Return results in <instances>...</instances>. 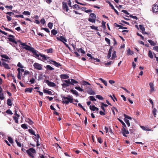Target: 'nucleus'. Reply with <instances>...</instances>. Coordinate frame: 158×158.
Returning <instances> with one entry per match:
<instances>
[{
	"label": "nucleus",
	"instance_id": "obj_60",
	"mask_svg": "<svg viewBox=\"0 0 158 158\" xmlns=\"http://www.w3.org/2000/svg\"><path fill=\"white\" fill-rule=\"evenodd\" d=\"M5 7L7 9H9L11 10L13 8V6L11 5L9 6H5Z\"/></svg>",
	"mask_w": 158,
	"mask_h": 158
},
{
	"label": "nucleus",
	"instance_id": "obj_37",
	"mask_svg": "<svg viewBox=\"0 0 158 158\" xmlns=\"http://www.w3.org/2000/svg\"><path fill=\"white\" fill-rule=\"evenodd\" d=\"M46 68L47 70H52L54 69V68L51 67L49 65H47L46 66Z\"/></svg>",
	"mask_w": 158,
	"mask_h": 158
},
{
	"label": "nucleus",
	"instance_id": "obj_45",
	"mask_svg": "<svg viewBox=\"0 0 158 158\" xmlns=\"http://www.w3.org/2000/svg\"><path fill=\"white\" fill-rule=\"evenodd\" d=\"M27 121L30 125H32L33 123V122L32 120L29 118L27 119Z\"/></svg>",
	"mask_w": 158,
	"mask_h": 158
},
{
	"label": "nucleus",
	"instance_id": "obj_48",
	"mask_svg": "<svg viewBox=\"0 0 158 158\" xmlns=\"http://www.w3.org/2000/svg\"><path fill=\"white\" fill-rule=\"evenodd\" d=\"M13 118L14 120H15V122L16 123H18V118L16 116H13Z\"/></svg>",
	"mask_w": 158,
	"mask_h": 158
},
{
	"label": "nucleus",
	"instance_id": "obj_8",
	"mask_svg": "<svg viewBox=\"0 0 158 158\" xmlns=\"http://www.w3.org/2000/svg\"><path fill=\"white\" fill-rule=\"evenodd\" d=\"M45 81V83H46L49 86L53 87L56 86V84L55 83L53 82L50 81L48 80H46Z\"/></svg>",
	"mask_w": 158,
	"mask_h": 158
},
{
	"label": "nucleus",
	"instance_id": "obj_57",
	"mask_svg": "<svg viewBox=\"0 0 158 158\" xmlns=\"http://www.w3.org/2000/svg\"><path fill=\"white\" fill-rule=\"evenodd\" d=\"M6 113L12 115L13 114V113L10 110V109H8L6 110Z\"/></svg>",
	"mask_w": 158,
	"mask_h": 158
},
{
	"label": "nucleus",
	"instance_id": "obj_30",
	"mask_svg": "<svg viewBox=\"0 0 158 158\" xmlns=\"http://www.w3.org/2000/svg\"><path fill=\"white\" fill-rule=\"evenodd\" d=\"M118 121L122 123L123 125V128L126 127V126L125 123L121 119L119 118H118Z\"/></svg>",
	"mask_w": 158,
	"mask_h": 158
},
{
	"label": "nucleus",
	"instance_id": "obj_2",
	"mask_svg": "<svg viewBox=\"0 0 158 158\" xmlns=\"http://www.w3.org/2000/svg\"><path fill=\"white\" fill-rule=\"evenodd\" d=\"M26 152L28 156L32 158H35V154L36 153L35 150L33 148H30L26 150Z\"/></svg>",
	"mask_w": 158,
	"mask_h": 158
},
{
	"label": "nucleus",
	"instance_id": "obj_44",
	"mask_svg": "<svg viewBox=\"0 0 158 158\" xmlns=\"http://www.w3.org/2000/svg\"><path fill=\"white\" fill-rule=\"evenodd\" d=\"M48 27L50 29H51L53 26V23L51 22H49L48 25Z\"/></svg>",
	"mask_w": 158,
	"mask_h": 158
},
{
	"label": "nucleus",
	"instance_id": "obj_11",
	"mask_svg": "<svg viewBox=\"0 0 158 158\" xmlns=\"http://www.w3.org/2000/svg\"><path fill=\"white\" fill-rule=\"evenodd\" d=\"M1 66L5 68L6 69H10V68L9 67L8 64L6 63L5 61L2 62V64Z\"/></svg>",
	"mask_w": 158,
	"mask_h": 158
},
{
	"label": "nucleus",
	"instance_id": "obj_23",
	"mask_svg": "<svg viewBox=\"0 0 158 158\" xmlns=\"http://www.w3.org/2000/svg\"><path fill=\"white\" fill-rule=\"evenodd\" d=\"M70 91L71 92H72V93L74 94L76 96H78L79 95L78 92L76 90L71 89L70 90Z\"/></svg>",
	"mask_w": 158,
	"mask_h": 158
},
{
	"label": "nucleus",
	"instance_id": "obj_46",
	"mask_svg": "<svg viewBox=\"0 0 158 158\" xmlns=\"http://www.w3.org/2000/svg\"><path fill=\"white\" fill-rule=\"evenodd\" d=\"M8 140L9 141L10 143H13V140L12 138L10 137H8Z\"/></svg>",
	"mask_w": 158,
	"mask_h": 158
},
{
	"label": "nucleus",
	"instance_id": "obj_41",
	"mask_svg": "<svg viewBox=\"0 0 158 158\" xmlns=\"http://www.w3.org/2000/svg\"><path fill=\"white\" fill-rule=\"evenodd\" d=\"M148 56L151 58H153V56L152 55V52L150 50L148 52Z\"/></svg>",
	"mask_w": 158,
	"mask_h": 158
},
{
	"label": "nucleus",
	"instance_id": "obj_35",
	"mask_svg": "<svg viewBox=\"0 0 158 158\" xmlns=\"http://www.w3.org/2000/svg\"><path fill=\"white\" fill-rule=\"evenodd\" d=\"M1 56L2 57L4 58L5 59H7V60H9L10 59V58L9 57L6 55L5 54L3 55H1Z\"/></svg>",
	"mask_w": 158,
	"mask_h": 158
},
{
	"label": "nucleus",
	"instance_id": "obj_36",
	"mask_svg": "<svg viewBox=\"0 0 158 158\" xmlns=\"http://www.w3.org/2000/svg\"><path fill=\"white\" fill-rule=\"evenodd\" d=\"M140 127L142 129H143L144 130L147 131H151V129H149L147 127H145L144 126H141Z\"/></svg>",
	"mask_w": 158,
	"mask_h": 158
},
{
	"label": "nucleus",
	"instance_id": "obj_47",
	"mask_svg": "<svg viewBox=\"0 0 158 158\" xmlns=\"http://www.w3.org/2000/svg\"><path fill=\"white\" fill-rule=\"evenodd\" d=\"M89 98L91 101H96V100L94 96H90L89 97Z\"/></svg>",
	"mask_w": 158,
	"mask_h": 158
},
{
	"label": "nucleus",
	"instance_id": "obj_10",
	"mask_svg": "<svg viewBox=\"0 0 158 158\" xmlns=\"http://www.w3.org/2000/svg\"><path fill=\"white\" fill-rule=\"evenodd\" d=\"M56 39L57 40H60L63 43L67 41V40L63 36H60L59 37H57Z\"/></svg>",
	"mask_w": 158,
	"mask_h": 158
},
{
	"label": "nucleus",
	"instance_id": "obj_39",
	"mask_svg": "<svg viewBox=\"0 0 158 158\" xmlns=\"http://www.w3.org/2000/svg\"><path fill=\"white\" fill-rule=\"evenodd\" d=\"M108 106V105L107 104L102 103L101 105V109H104V107H107Z\"/></svg>",
	"mask_w": 158,
	"mask_h": 158
},
{
	"label": "nucleus",
	"instance_id": "obj_27",
	"mask_svg": "<svg viewBox=\"0 0 158 158\" xmlns=\"http://www.w3.org/2000/svg\"><path fill=\"white\" fill-rule=\"evenodd\" d=\"M77 51L78 52H80L83 54H85V52L81 48L77 49Z\"/></svg>",
	"mask_w": 158,
	"mask_h": 158
},
{
	"label": "nucleus",
	"instance_id": "obj_16",
	"mask_svg": "<svg viewBox=\"0 0 158 158\" xmlns=\"http://www.w3.org/2000/svg\"><path fill=\"white\" fill-rule=\"evenodd\" d=\"M63 8V9H65L66 11L68 12L69 10V8L67 5V3L63 2H62Z\"/></svg>",
	"mask_w": 158,
	"mask_h": 158
},
{
	"label": "nucleus",
	"instance_id": "obj_56",
	"mask_svg": "<svg viewBox=\"0 0 158 158\" xmlns=\"http://www.w3.org/2000/svg\"><path fill=\"white\" fill-rule=\"evenodd\" d=\"M124 115L125 118H126V119L127 118V119H130V120H131L132 119V118L131 117L129 116H128L127 115H126L125 114H124Z\"/></svg>",
	"mask_w": 158,
	"mask_h": 158
},
{
	"label": "nucleus",
	"instance_id": "obj_28",
	"mask_svg": "<svg viewBox=\"0 0 158 158\" xmlns=\"http://www.w3.org/2000/svg\"><path fill=\"white\" fill-rule=\"evenodd\" d=\"M29 72L27 70H25L24 72V73L23 76V81H24V76L29 74Z\"/></svg>",
	"mask_w": 158,
	"mask_h": 158
},
{
	"label": "nucleus",
	"instance_id": "obj_53",
	"mask_svg": "<svg viewBox=\"0 0 158 158\" xmlns=\"http://www.w3.org/2000/svg\"><path fill=\"white\" fill-rule=\"evenodd\" d=\"M139 28L142 31H144L145 30V28L143 26V25H139Z\"/></svg>",
	"mask_w": 158,
	"mask_h": 158
},
{
	"label": "nucleus",
	"instance_id": "obj_49",
	"mask_svg": "<svg viewBox=\"0 0 158 158\" xmlns=\"http://www.w3.org/2000/svg\"><path fill=\"white\" fill-rule=\"evenodd\" d=\"M157 111L156 109H153L152 111V113L155 117H156V112Z\"/></svg>",
	"mask_w": 158,
	"mask_h": 158
},
{
	"label": "nucleus",
	"instance_id": "obj_21",
	"mask_svg": "<svg viewBox=\"0 0 158 158\" xmlns=\"http://www.w3.org/2000/svg\"><path fill=\"white\" fill-rule=\"evenodd\" d=\"M150 88L151 89L150 91L151 92H152L154 90V85L152 83H150L149 84Z\"/></svg>",
	"mask_w": 158,
	"mask_h": 158
},
{
	"label": "nucleus",
	"instance_id": "obj_22",
	"mask_svg": "<svg viewBox=\"0 0 158 158\" xmlns=\"http://www.w3.org/2000/svg\"><path fill=\"white\" fill-rule=\"evenodd\" d=\"M38 54L39 55V56H40L42 57L43 59L44 60H47V59H48L49 58V57H48L47 58V57L44 54H42L40 53Z\"/></svg>",
	"mask_w": 158,
	"mask_h": 158
},
{
	"label": "nucleus",
	"instance_id": "obj_43",
	"mask_svg": "<svg viewBox=\"0 0 158 158\" xmlns=\"http://www.w3.org/2000/svg\"><path fill=\"white\" fill-rule=\"evenodd\" d=\"M7 104L9 106H11L12 105V103L11 100L10 99H8L7 100Z\"/></svg>",
	"mask_w": 158,
	"mask_h": 158
},
{
	"label": "nucleus",
	"instance_id": "obj_15",
	"mask_svg": "<svg viewBox=\"0 0 158 158\" xmlns=\"http://www.w3.org/2000/svg\"><path fill=\"white\" fill-rule=\"evenodd\" d=\"M51 63L58 68L61 66V65L60 63H59L54 60H51Z\"/></svg>",
	"mask_w": 158,
	"mask_h": 158
},
{
	"label": "nucleus",
	"instance_id": "obj_5",
	"mask_svg": "<svg viewBox=\"0 0 158 158\" xmlns=\"http://www.w3.org/2000/svg\"><path fill=\"white\" fill-rule=\"evenodd\" d=\"M64 82L65 83H63L62 84V86L63 88H67L71 85V79H69L68 80H64Z\"/></svg>",
	"mask_w": 158,
	"mask_h": 158
},
{
	"label": "nucleus",
	"instance_id": "obj_12",
	"mask_svg": "<svg viewBox=\"0 0 158 158\" xmlns=\"http://www.w3.org/2000/svg\"><path fill=\"white\" fill-rule=\"evenodd\" d=\"M1 66L5 68L6 69H10V68L9 67L8 64L6 63L5 61L2 62V64Z\"/></svg>",
	"mask_w": 158,
	"mask_h": 158
},
{
	"label": "nucleus",
	"instance_id": "obj_63",
	"mask_svg": "<svg viewBox=\"0 0 158 158\" xmlns=\"http://www.w3.org/2000/svg\"><path fill=\"white\" fill-rule=\"evenodd\" d=\"M98 142L100 143H102V140L101 137H98Z\"/></svg>",
	"mask_w": 158,
	"mask_h": 158
},
{
	"label": "nucleus",
	"instance_id": "obj_50",
	"mask_svg": "<svg viewBox=\"0 0 158 158\" xmlns=\"http://www.w3.org/2000/svg\"><path fill=\"white\" fill-rule=\"evenodd\" d=\"M90 27L92 29H94L95 30H97V31H98V27H95L94 25H92L90 26Z\"/></svg>",
	"mask_w": 158,
	"mask_h": 158
},
{
	"label": "nucleus",
	"instance_id": "obj_52",
	"mask_svg": "<svg viewBox=\"0 0 158 158\" xmlns=\"http://www.w3.org/2000/svg\"><path fill=\"white\" fill-rule=\"evenodd\" d=\"M113 97H114V98L111 95H109V96L111 98V99L113 100V101L114 102H115L114 99H115L117 101V99H116V97H115V96L114 94H113Z\"/></svg>",
	"mask_w": 158,
	"mask_h": 158
},
{
	"label": "nucleus",
	"instance_id": "obj_9",
	"mask_svg": "<svg viewBox=\"0 0 158 158\" xmlns=\"http://www.w3.org/2000/svg\"><path fill=\"white\" fill-rule=\"evenodd\" d=\"M106 2L109 4L110 6L111 7V9L114 10V12L116 13V14L118 15L119 14L118 12L116 9H115L114 6L112 4H111V3L108 0L107 1H106Z\"/></svg>",
	"mask_w": 158,
	"mask_h": 158
},
{
	"label": "nucleus",
	"instance_id": "obj_42",
	"mask_svg": "<svg viewBox=\"0 0 158 158\" xmlns=\"http://www.w3.org/2000/svg\"><path fill=\"white\" fill-rule=\"evenodd\" d=\"M75 88L76 89L79 90L81 92L83 91V89H81L79 86H76Z\"/></svg>",
	"mask_w": 158,
	"mask_h": 158
},
{
	"label": "nucleus",
	"instance_id": "obj_18",
	"mask_svg": "<svg viewBox=\"0 0 158 158\" xmlns=\"http://www.w3.org/2000/svg\"><path fill=\"white\" fill-rule=\"evenodd\" d=\"M17 71H18V74L17 75V77L18 79L19 80H21V75L22 74V73H20V68H18L17 69Z\"/></svg>",
	"mask_w": 158,
	"mask_h": 158
},
{
	"label": "nucleus",
	"instance_id": "obj_17",
	"mask_svg": "<svg viewBox=\"0 0 158 158\" xmlns=\"http://www.w3.org/2000/svg\"><path fill=\"white\" fill-rule=\"evenodd\" d=\"M114 26L116 27H118L119 28V29H127V28L126 27H124L122 26L119 25L116 23H115L114 24Z\"/></svg>",
	"mask_w": 158,
	"mask_h": 158
},
{
	"label": "nucleus",
	"instance_id": "obj_1",
	"mask_svg": "<svg viewBox=\"0 0 158 158\" xmlns=\"http://www.w3.org/2000/svg\"><path fill=\"white\" fill-rule=\"evenodd\" d=\"M23 48L27 50L32 52L33 54L35 55L36 57H38L39 56V55L37 53L36 50H35L33 48L27 44L26 45L25 47H23Z\"/></svg>",
	"mask_w": 158,
	"mask_h": 158
},
{
	"label": "nucleus",
	"instance_id": "obj_29",
	"mask_svg": "<svg viewBox=\"0 0 158 158\" xmlns=\"http://www.w3.org/2000/svg\"><path fill=\"white\" fill-rule=\"evenodd\" d=\"M99 80L101 81H102V82L104 83V84L105 85V86H107V82L106 81H105V80H104L103 79H102V78H99Z\"/></svg>",
	"mask_w": 158,
	"mask_h": 158
},
{
	"label": "nucleus",
	"instance_id": "obj_54",
	"mask_svg": "<svg viewBox=\"0 0 158 158\" xmlns=\"http://www.w3.org/2000/svg\"><path fill=\"white\" fill-rule=\"evenodd\" d=\"M96 98L99 100H103V98L100 95H97L96 96Z\"/></svg>",
	"mask_w": 158,
	"mask_h": 158
},
{
	"label": "nucleus",
	"instance_id": "obj_64",
	"mask_svg": "<svg viewBox=\"0 0 158 158\" xmlns=\"http://www.w3.org/2000/svg\"><path fill=\"white\" fill-rule=\"evenodd\" d=\"M40 23H41V24H42L43 25L45 23V19L44 18H43L42 19H41V20H40Z\"/></svg>",
	"mask_w": 158,
	"mask_h": 158
},
{
	"label": "nucleus",
	"instance_id": "obj_58",
	"mask_svg": "<svg viewBox=\"0 0 158 158\" xmlns=\"http://www.w3.org/2000/svg\"><path fill=\"white\" fill-rule=\"evenodd\" d=\"M4 99V94L1 93H0V99L2 100Z\"/></svg>",
	"mask_w": 158,
	"mask_h": 158
},
{
	"label": "nucleus",
	"instance_id": "obj_13",
	"mask_svg": "<svg viewBox=\"0 0 158 158\" xmlns=\"http://www.w3.org/2000/svg\"><path fill=\"white\" fill-rule=\"evenodd\" d=\"M123 135L125 137H127L126 134H128L129 132L127 130H126L125 127H124L122 129Z\"/></svg>",
	"mask_w": 158,
	"mask_h": 158
},
{
	"label": "nucleus",
	"instance_id": "obj_19",
	"mask_svg": "<svg viewBox=\"0 0 158 158\" xmlns=\"http://www.w3.org/2000/svg\"><path fill=\"white\" fill-rule=\"evenodd\" d=\"M134 54V52L131 50L130 48H128L127 51V54L128 55H132Z\"/></svg>",
	"mask_w": 158,
	"mask_h": 158
},
{
	"label": "nucleus",
	"instance_id": "obj_3",
	"mask_svg": "<svg viewBox=\"0 0 158 158\" xmlns=\"http://www.w3.org/2000/svg\"><path fill=\"white\" fill-rule=\"evenodd\" d=\"M62 98L63 100V102L64 103H65L66 104H68L69 102L72 103L73 102V99L72 98H69L65 96H63L62 97Z\"/></svg>",
	"mask_w": 158,
	"mask_h": 158
},
{
	"label": "nucleus",
	"instance_id": "obj_61",
	"mask_svg": "<svg viewBox=\"0 0 158 158\" xmlns=\"http://www.w3.org/2000/svg\"><path fill=\"white\" fill-rule=\"evenodd\" d=\"M73 8H77L78 9H80V7L77 4H75L73 6Z\"/></svg>",
	"mask_w": 158,
	"mask_h": 158
},
{
	"label": "nucleus",
	"instance_id": "obj_25",
	"mask_svg": "<svg viewBox=\"0 0 158 158\" xmlns=\"http://www.w3.org/2000/svg\"><path fill=\"white\" fill-rule=\"evenodd\" d=\"M33 89L32 88H26L25 89V92L31 93Z\"/></svg>",
	"mask_w": 158,
	"mask_h": 158
},
{
	"label": "nucleus",
	"instance_id": "obj_24",
	"mask_svg": "<svg viewBox=\"0 0 158 158\" xmlns=\"http://www.w3.org/2000/svg\"><path fill=\"white\" fill-rule=\"evenodd\" d=\"M78 82L74 79H71V85H73L74 84H77Z\"/></svg>",
	"mask_w": 158,
	"mask_h": 158
},
{
	"label": "nucleus",
	"instance_id": "obj_59",
	"mask_svg": "<svg viewBox=\"0 0 158 158\" xmlns=\"http://www.w3.org/2000/svg\"><path fill=\"white\" fill-rule=\"evenodd\" d=\"M113 62L110 61L109 62H108L107 63H106L105 64L106 66H108L110 65L111 64H113Z\"/></svg>",
	"mask_w": 158,
	"mask_h": 158
},
{
	"label": "nucleus",
	"instance_id": "obj_40",
	"mask_svg": "<svg viewBox=\"0 0 158 158\" xmlns=\"http://www.w3.org/2000/svg\"><path fill=\"white\" fill-rule=\"evenodd\" d=\"M23 14L25 15H31V13L28 11H24Z\"/></svg>",
	"mask_w": 158,
	"mask_h": 158
},
{
	"label": "nucleus",
	"instance_id": "obj_62",
	"mask_svg": "<svg viewBox=\"0 0 158 158\" xmlns=\"http://www.w3.org/2000/svg\"><path fill=\"white\" fill-rule=\"evenodd\" d=\"M15 141L18 146L19 147H21V143L20 142H19L17 139L15 140Z\"/></svg>",
	"mask_w": 158,
	"mask_h": 158
},
{
	"label": "nucleus",
	"instance_id": "obj_34",
	"mask_svg": "<svg viewBox=\"0 0 158 158\" xmlns=\"http://www.w3.org/2000/svg\"><path fill=\"white\" fill-rule=\"evenodd\" d=\"M148 42L151 44V45L152 46H155L156 45V44L154 41H153L151 40H148Z\"/></svg>",
	"mask_w": 158,
	"mask_h": 158
},
{
	"label": "nucleus",
	"instance_id": "obj_31",
	"mask_svg": "<svg viewBox=\"0 0 158 158\" xmlns=\"http://www.w3.org/2000/svg\"><path fill=\"white\" fill-rule=\"evenodd\" d=\"M124 120L125 122L126 123L128 127H129L130 126V123L129 121L127 119L124 118Z\"/></svg>",
	"mask_w": 158,
	"mask_h": 158
},
{
	"label": "nucleus",
	"instance_id": "obj_6",
	"mask_svg": "<svg viewBox=\"0 0 158 158\" xmlns=\"http://www.w3.org/2000/svg\"><path fill=\"white\" fill-rule=\"evenodd\" d=\"M33 66L34 68L39 70L42 69V65L37 63H35L33 64Z\"/></svg>",
	"mask_w": 158,
	"mask_h": 158
},
{
	"label": "nucleus",
	"instance_id": "obj_20",
	"mask_svg": "<svg viewBox=\"0 0 158 158\" xmlns=\"http://www.w3.org/2000/svg\"><path fill=\"white\" fill-rule=\"evenodd\" d=\"M61 79H67L69 78V76L67 74H61L60 76Z\"/></svg>",
	"mask_w": 158,
	"mask_h": 158
},
{
	"label": "nucleus",
	"instance_id": "obj_33",
	"mask_svg": "<svg viewBox=\"0 0 158 158\" xmlns=\"http://www.w3.org/2000/svg\"><path fill=\"white\" fill-rule=\"evenodd\" d=\"M116 52L115 51H114L112 54V56L111 58V60L114 59L116 56Z\"/></svg>",
	"mask_w": 158,
	"mask_h": 158
},
{
	"label": "nucleus",
	"instance_id": "obj_14",
	"mask_svg": "<svg viewBox=\"0 0 158 158\" xmlns=\"http://www.w3.org/2000/svg\"><path fill=\"white\" fill-rule=\"evenodd\" d=\"M152 11L153 13H156L158 12V5H154L152 8Z\"/></svg>",
	"mask_w": 158,
	"mask_h": 158
},
{
	"label": "nucleus",
	"instance_id": "obj_26",
	"mask_svg": "<svg viewBox=\"0 0 158 158\" xmlns=\"http://www.w3.org/2000/svg\"><path fill=\"white\" fill-rule=\"evenodd\" d=\"M43 92L44 93H47L49 95H52V92L51 91L45 89H44Z\"/></svg>",
	"mask_w": 158,
	"mask_h": 158
},
{
	"label": "nucleus",
	"instance_id": "obj_7",
	"mask_svg": "<svg viewBox=\"0 0 158 158\" xmlns=\"http://www.w3.org/2000/svg\"><path fill=\"white\" fill-rule=\"evenodd\" d=\"M8 36L9 37L8 38L9 41L14 43L16 44H17V42L15 40V36L14 35H10Z\"/></svg>",
	"mask_w": 158,
	"mask_h": 158
},
{
	"label": "nucleus",
	"instance_id": "obj_55",
	"mask_svg": "<svg viewBox=\"0 0 158 158\" xmlns=\"http://www.w3.org/2000/svg\"><path fill=\"white\" fill-rule=\"evenodd\" d=\"M105 40L106 42L107 43V44H108L109 45H110V40L107 38H105Z\"/></svg>",
	"mask_w": 158,
	"mask_h": 158
},
{
	"label": "nucleus",
	"instance_id": "obj_4",
	"mask_svg": "<svg viewBox=\"0 0 158 158\" xmlns=\"http://www.w3.org/2000/svg\"><path fill=\"white\" fill-rule=\"evenodd\" d=\"M90 18L88 19V21L92 23H95L96 22V15L93 13H91L89 15Z\"/></svg>",
	"mask_w": 158,
	"mask_h": 158
},
{
	"label": "nucleus",
	"instance_id": "obj_51",
	"mask_svg": "<svg viewBox=\"0 0 158 158\" xmlns=\"http://www.w3.org/2000/svg\"><path fill=\"white\" fill-rule=\"evenodd\" d=\"M21 127L24 129H27V127L25 124H23L21 125Z\"/></svg>",
	"mask_w": 158,
	"mask_h": 158
},
{
	"label": "nucleus",
	"instance_id": "obj_32",
	"mask_svg": "<svg viewBox=\"0 0 158 158\" xmlns=\"http://www.w3.org/2000/svg\"><path fill=\"white\" fill-rule=\"evenodd\" d=\"M29 132L31 135H33L35 136H36V135L35 134V132L32 129H29L28 130Z\"/></svg>",
	"mask_w": 158,
	"mask_h": 158
},
{
	"label": "nucleus",
	"instance_id": "obj_38",
	"mask_svg": "<svg viewBox=\"0 0 158 158\" xmlns=\"http://www.w3.org/2000/svg\"><path fill=\"white\" fill-rule=\"evenodd\" d=\"M51 32L53 35H55L56 34L57 31L55 29H53L51 31Z\"/></svg>",
	"mask_w": 158,
	"mask_h": 158
}]
</instances>
